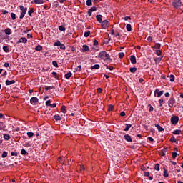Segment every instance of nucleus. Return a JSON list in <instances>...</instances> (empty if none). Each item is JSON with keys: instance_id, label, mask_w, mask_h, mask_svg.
Returning a JSON list of instances; mask_svg holds the SVG:
<instances>
[{"instance_id": "obj_1", "label": "nucleus", "mask_w": 183, "mask_h": 183, "mask_svg": "<svg viewBox=\"0 0 183 183\" xmlns=\"http://www.w3.org/2000/svg\"><path fill=\"white\" fill-rule=\"evenodd\" d=\"M98 58H100L102 61L104 62H112V59H111V56H109V54L107 53L105 51H101L99 53Z\"/></svg>"}, {"instance_id": "obj_2", "label": "nucleus", "mask_w": 183, "mask_h": 183, "mask_svg": "<svg viewBox=\"0 0 183 183\" xmlns=\"http://www.w3.org/2000/svg\"><path fill=\"white\" fill-rule=\"evenodd\" d=\"M19 9H20V11H21L19 18H20V19H22L24 18V16H25V14H26V11H28V9L24 8V6H22V5H20Z\"/></svg>"}, {"instance_id": "obj_3", "label": "nucleus", "mask_w": 183, "mask_h": 183, "mask_svg": "<svg viewBox=\"0 0 183 183\" xmlns=\"http://www.w3.org/2000/svg\"><path fill=\"white\" fill-rule=\"evenodd\" d=\"M172 5L175 9H178V8H180L181 5H182V2L181 0H173Z\"/></svg>"}, {"instance_id": "obj_4", "label": "nucleus", "mask_w": 183, "mask_h": 183, "mask_svg": "<svg viewBox=\"0 0 183 183\" xmlns=\"http://www.w3.org/2000/svg\"><path fill=\"white\" fill-rule=\"evenodd\" d=\"M109 26V21L104 20L102 21V29H107Z\"/></svg>"}, {"instance_id": "obj_5", "label": "nucleus", "mask_w": 183, "mask_h": 183, "mask_svg": "<svg viewBox=\"0 0 183 183\" xmlns=\"http://www.w3.org/2000/svg\"><path fill=\"white\" fill-rule=\"evenodd\" d=\"M178 121H179V118L177 116H174L171 118V122L173 125H177Z\"/></svg>"}, {"instance_id": "obj_6", "label": "nucleus", "mask_w": 183, "mask_h": 183, "mask_svg": "<svg viewBox=\"0 0 183 183\" xmlns=\"http://www.w3.org/2000/svg\"><path fill=\"white\" fill-rule=\"evenodd\" d=\"M39 102V99L38 97H31L30 99V103L31 104V105H36V104H38Z\"/></svg>"}, {"instance_id": "obj_7", "label": "nucleus", "mask_w": 183, "mask_h": 183, "mask_svg": "<svg viewBox=\"0 0 183 183\" xmlns=\"http://www.w3.org/2000/svg\"><path fill=\"white\" fill-rule=\"evenodd\" d=\"M174 104H175V99H174V97H171L169 99L168 105L170 108H172V107H174Z\"/></svg>"}, {"instance_id": "obj_8", "label": "nucleus", "mask_w": 183, "mask_h": 183, "mask_svg": "<svg viewBox=\"0 0 183 183\" xmlns=\"http://www.w3.org/2000/svg\"><path fill=\"white\" fill-rule=\"evenodd\" d=\"M163 94H164V91L159 92V89H155V91H154V95H157V98L161 97V96L163 95Z\"/></svg>"}, {"instance_id": "obj_9", "label": "nucleus", "mask_w": 183, "mask_h": 183, "mask_svg": "<svg viewBox=\"0 0 183 183\" xmlns=\"http://www.w3.org/2000/svg\"><path fill=\"white\" fill-rule=\"evenodd\" d=\"M124 139L127 141V142H132V138H131V136H129V134H125Z\"/></svg>"}, {"instance_id": "obj_10", "label": "nucleus", "mask_w": 183, "mask_h": 183, "mask_svg": "<svg viewBox=\"0 0 183 183\" xmlns=\"http://www.w3.org/2000/svg\"><path fill=\"white\" fill-rule=\"evenodd\" d=\"M36 5H41V4H45V0H34Z\"/></svg>"}, {"instance_id": "obj_11", "label": "nucleus", "mask_w": 183, "mask_h": 183, "mask_svg": "<svg viewBox=\"0 0 183 183\" xmlns=\"http://www.w3.org/2000/svg\"><path fill=\"white\" fill-rule=\"evenodd\" d=\"M96 19L98 22H99V24L102 23V15L101 14H97L96 16Z\"/></svg>"}, {"instance_id": "obj_12", "label": "nucleus", "mask_w": 183, "mask_h": 183, "mask_svg": "<svg viewBox=\"0 0 183 183\" xmlns=\"http://www.w3.org/2000/svg\"><path fill=\"white\" fill-rule=\"evenodd\" d=\"M89 51V46L86 45H83V47L81 49V52H88Z\"/></svg>"}, {"instance_id": "obj_13", "label": "nucleus", "mask_w": 183, "mask_h": 183, "mask_svg": "<svg viewBox=\"0 0 183 183\" xmlns=\"http://www.w3.org/2000/svg\"><path fill=\"white\" fill-rule=\"evenodd\" d=\"M130 61L132 64H137V58L135 56L132 55L130 56Z\"/></svg>"}, {"instance_id": "obj_14", "label": "nucleus", "mask_w": 183, "mask_h": 183, "mask_svg": "<svg viewBox=\"0 0 183 183\" xmlns=\"http://www.w3.org/2000/svg\"><path fill=\"white\" fill-rule=\"evenodd\" d=\"M12 84H15V80H6V85L9 86V85H12Z\"/></svg>"}, {"instance_id": "obj_15", "label": "nucleus", "mask_w": 183, "mask_h": 183, "mask_svg": "<svg viewBox=\"0 0 183 183\" xmlns=\"http://www.w3.org/2000/svg\"><path fill=\"white\" fill-rule=\"evenodd\" d=\"M154 125H155L156 128H157V129L159 132H161L162 131H164V129L162 128V127L159 126V124H155Z\"/></svg>"}, {"instance_id": "obj_16", "label": "nucleus", "mask_w": 183, "mask_h": 183, "mask_svg": "<svg viewBox=\"0 0 183 183\" xmlns=\"http://www.w3.org/2000/svg\"><path fill=\"white\" fill-rule=\"evenodd\" d=\"M126 29L128 32H131V31H132V27L131 26V25L129 24H127Z\"/></svg>"}, {"instance_id": "obj_17", "label": "nucleus", "mask_w": 183, "mask_h": 183, "mask_svg": "<svg viewBox=\"0 0 183 183\" xmlns=\"http://www.w3.org/2000/svg\"><path fill=\"white\" fill-rule=\"evenodd\" d=\"M72 76V73L71 71H69L67 74H65L66 79H69Z\"/></svg>"}, {"instance_id": "obj_18", "label": "nucleus", "mask_w": 183, "mask_h": 183, "mask_svg": "<svg viewBox=\"0 0 183 183\" xmlns=\"http://www.w3.org/2000/svg\"><path fill=\"white\" fill-rule=\"evenodd\" d=\"M132 127V124H126V127L124 128V131H129V128Z\"/></svg>"}, {"instance_id": "obj_19", "label": "nucleus", "mask_w": 183, "mask_h": 183, "mask_svg": "<svg viewBox=\"0 0 183 183\" xmlns=\"http://www.w3.org/2000/svg\"><path fill=\"white\" fill-rule=\"evenodd\" d=\"M61 112H63V114H66V106H62L61 107Z\"/></svg>"}, {"instance_id": "obj_20", "label": "nucleus", "mask_w": 183, "mask_h": 183, "mask_svg": "<svg viewBox=\"0 0 183 183\" xmlns=\"http://www.w3.org/2000/svg\"><path fill=\"white\" fill-rule=\"evenodd\" d=\"M6 35H11V29L7 28L4 30Z\"/></svg>"}, {"instance_id": "obj_21", "label": "nucleus", "mask_w": 183, "mask_h": 183, "mask_svg": "<svg viewBox=\"0 0 183 183\" xmlns=\"http://www.w3.org/2000/svg\"><path fill=\"white\" fill-rule=\"evenodd\" d=\"M32 14H34V8H31L30 10L28 11V15L29 16H32Z\"/></svg>"}, {"instance_id": "obj_22", "label": "nucleus", "mask_w": 183, "mask_h": 183, "mask_svg": "<svg viewBox=\"0 0 183 183\" xmlns=\"http://www.w3.org/2000/svg\"><path fill=\"white\" fill-rule=\"evenodd\" d=\"M4 138L6 141H9L11 136H9V134H4Z\"/></svg>"}, {"instance_id": "obj_23", "label": "nucleus", "mask_w": 183, "mask_h": 183, "mask_svg": "<svg viewBox=\"0 0 183 183\" xmlns=\"http://www.w3.org/2000/svg\"><path fill=\"white\" fill-rule=\"evenodd\" d=\"M21 43L23 44H26V42H28V39H26V38L25 37H21Z\"/></svg>"}, {"instance_id": "obj_24", "label": "nucleus", "mask_w": 183, "mask_h": 183, "mask_svg": "<svg viewBox=\"0 0 183 183\" xmlns=\"http://www.w3.org/2000/svg\"><path fill=\"white\" fill-rule=\"evenodd\" d=\"M99 69V64H95L91 66V69Z\"/></svg>"}, {"instance_id": "obj_25", "label": "nucleus", "mask_w": 183, "mask_h": 183, "mask_svg": "<svg viewBox=\"0 0 183 183\" xmlns=\"http://www.w3.org/2000/svg\"><path fill=\"white\" fill-rule=\"evenodd\" d=\"M173 134L174 135H179V134H181V130H178V129L174 130L173 131Z\"/></svg>"}, {"instance_id": "obj_26", "label": "nucleus", "mask_w": 183, "mask_h": 183, "mask_svg": "<svg viewBox=\"0 0 183 183\" xmlns=\"http://www.w3.org/2000/svg\"><path fill=\"white\" fill-rule=\"evenodd\" d=\"M130 72H132V74H135L137 72V67L130 68Z\"/></svg>"}, {"instance_id": "obj_27", "label": "nucleus", "mask_w": 183, "mask_h": 183, "mask_svg": "<svg viewBox=\"0 0 183 183\" xmlns=\"http://www.w3.org/2000/svg\"><path fill=\"white\" fill-rule=\"evenodd\" d=\"M3 51H4V52H9V47H8V46H3Z\"/></svg>"}, {"instance_id": "obj_28", "label": "nucleus", "mask_w": 183, "mask_h": 183, "mask_svg": "<svg viewBox=\"0 0 183 183\" xmlns=\"http://www.w3.org/2000/svg\"><path fill=\"white\" fill-rule=\"evenodd\" d=\"M11 157H18V155H19V153H18L16 152H11Z\"/></svg>"}, {"instance_id": "obj_29", "label": "nucleus", "mask_w": 183, "mask_h": 183, "mask_svg": "<svg viewBox=\"0 0 183 183\" xmlns=\"http://www.w3.org/2000/svg\"><path fill=\"white\" fill-rule=\"evenodd\" d=\"M54 118L55 121H61V119L59 115H54Z\"/></svg>"}, {"instance_id": "obj_30", "label": "nucleus", "mask_w": 183, "mask_h": 183, "mask_svg": "<svg viewBox=\"0 0 183 183\" xmlns=\"http://www.w3.org/2000/svg\"><path fill=\"white\" fill-rule=\"evenodd\" d=\"M89 35H91V31H88L84 33V36H85V38H88V36H89Z\"/></svg>"}, {"instance_id": "obj_31", "label": "nucleus", "mask_w": 183, "mask_h": 183, "mask_svg": "<svg viewBox=\"0 0 183 183\" xmlns=\"http://www.w3.org/2000/svg\"><path fill=\"white\" fill-rule=\"evenodd\" d=\"M164 178H168V173H167V169H165V167H164Z\"/></svg>"}, {"instance_id": "obj_32", "label": "nucleus", "mask_w": 183, "mask_h": 183, "mask_svg": "<svg viewBox=\"0 0 183 183\" xmlns=\"http://www.w3.org/2000/svg\"><path fill=\"white\" fill-rule=\"evenodd\" d=\"M35 51H42V46L38 45L37 46H36Z\"/></svg>"}, {"instance_id": "obj_33", "label": "nucleus", "mask_w": 183, "mask_h": 183, "mask_svg": "<svg viewBox=\"0 0 183 183\" xmlns=\"http://www.w3.org/2000/svg\"><path fill=\"white\" fill-rule=\"evenodd\" d=\"M1 157L2 158H6L8 157V152H6V151L3 152Z\"/></svg>"}, {"instance_id": "obj_34", "label": "nucleus", "mask_w": 183, "mask_h": 183, "mask_svg": "<svg viewBox=\"0 0 183 183\" xmlns=\"http://www.w3.org/2000/svg\"><path fill=\"white\" fill-rule=\"evenodd\" d=\"M104 66H106L107 69H109V71H112L114 69V67L112 66H108V64H105Z\"/></svg>"}, {"instance_id": "obj_35", "label": "nucleus", "mask_w": 183, "mask_h": 183, "mask_svg": "<svg viewBox=\"0 0 183 183\" xmlns=\"http://www.w3.org/2000/svg\"><path fill=\"white\" fill-rule=\"evenodd\" d=\"M27 136L29 138H32V137H34V132H27Z\"/></svg>"}, {"instance_id": "obj_36", "label": "nucleus", "mask_w": 183, "mask_h": 183, "mask_svg": "<svg viewBox=\"0 0 183 183\" xmlns=\"http://www.w3.org/2000/svg\"><path fill=\"white\" fill-rule=\"evenodd\" d=\"M65 26H59V30H60L61 32L62 31H65Z\"/></svg>"}, {"instance_id": "obj_37", "label": "nucleus", "mask_w": 183, "mask_h": 183, "mask_svg": "<svg viewBox=\"0 0 183 183\" xmlns=\"http://www.w3.org/2000/svg\"><path fill=\"white\" fill-rule=\"evenodd\" d=\"M21 155H26V154H28V152H26V150L23 149L21 150Z\"/></svg>"}, {"instance_id": "obj_38", "label": "nucleus", "mask_w": 183, "mask_h": 183, "mask_svg": "<svg viewBox=\"0 0 183 183\" xmlns=\"http://www.w3.org/2000/svg\"><path fill=\"white\" fill-rule=\"evenodd\" d=\"M177 155H178V154H177V152H173L172 153V158H173L174 159H175L177 158Z\"/></svg>"}, {"instance_id": "obj_39", "label": "nucleus", "mask_w": 183, "mask_h": 183, "mask_svg": "<svg viewBox=\"0 0 183 183\" xmlns=\"http://www.w3.org/2000/svg\"><path fill=\"white\" fill-rule=\"evenodd\" d=\"M11 17L13 21H15V19H16V16L14 13L11 14Z\"/></svg>"}, {"instance_id": "obj_40", "label": "nucleus", "mask_w": 183, "mask_h": 183, "mask_svg": "<svg viewBox=\"0 0 183 183\" xmlns=\"http://www.w3.org/2000/svg\"><path fill=\"white\" fill-rule=\"evenodd\" d=\"M86 5L87 6H91V5H92V0H87Z\"/></svg>"}, {"instance_id": "obj_41", "label": "nucleus", "mask_w": 183, "mask_h": 183, "mask_svg": "<svg viewBox=\"0 0 183 183\" xmlns=\"http://www.w3.org/2000/svg\"><path fill=\"white\" fill-rule=\"evenodd\" d=\"M52 65L53 66H55V68H58V62H56V61H53Z\"/></svg>"}, {"instance_id": "obj_42", "label": "nucleus", "mask_w": 183, "mask_h": 183, "mask_svg": "<svg viewBox=\"0 0 183 183\" xmlns=\"http://www.w3.org/2000/svg\"><path fill=\"white\" fill-rule=\"evenodd\" d=\"M154 48L156 49H161V44H159V43L156 44L155 46H154Z\"/></svg>"}, {"instance_id": "obj_43", "label": "nucleus", "mask_w": 183, "mask_h": 183, "mask_svg": "<svg viewBox=\"0 0 183 183\" xmlns=\"http://www.w3.org/2000/svg\"><path fill=\"white\" fill-rule=\"evenodd\" d=\"M154 169L156 171H159V164H156L155 166H154Z\"/></svg>"}, {"instance_id": "obj_44", "label": "nucleus", "mask_w": 183, "mask_h": 183, "mask_svg": "<svg viewBox=\"0 0 183 183\" xmlns=\"http://www.w3.org/2000/svg\"><path fill=\"white\" fill-rule=\"evenodd\" d=\"M161 54H162L161 50H156V55H157V56H161Z\"/></svg>"}, {"instance_id": "obj_45", "label": "nucleus", "mask_w": 183, "mask_h": 183, "mask_svg": "<svg viewBox=\"0 0 183 183\" xmlns=\"http://www.w3.org/2000/svg\"><path fill=\"white\" fill-rule=\"evenodd\" d=\"M55 88L54 86H48L45 88L46 91H49V89H54Z\"/></svg>"}, {"instance_id": "obj_46", "label": "nucleus", "mask_w": 183, "mask_h": 183, "mask_svg": "<svg viewBox=\"0 0 183 183\" xmlns=\"http://www.w3.org/2000/svg\"><path fill=\"white\" fill-rule=\"evenodd\" d=\"M61 44V41H58L54 43V46H60Z\"/></svg>"}, {"instance_id": "obj_47", "label": "nucleus", "mask_w": 183, "mask_h": 183, "mask_svg": "<svg viewBox=\"0 0 183 183\" xmlns=\"http://www.w3.org/2000/svg\"><path fill=\"white\" fill-rule=\"evenodd\" d=\"M46 107H51V100H47L46 102Z\"/></svg>"}, {"instance_id": "obj_48", "label": "nucleus", "mask_w": 183, "mask_h": 183, "mask_svg": "<svg viewBox=\"0 0 183 183\" xmlns=\"http://www.w3.org/2000/svg\"><path fill=\"white\" fill-rule=\"evenodd\" d=\"M164 103V99H160L159 100V107H162V104Z\"/></svg>"}, {"instance_id": "obj_49", "label": "nucleus", "mask_w": 183, "mask_h": 183, "mask_svg": "<svg viewBox=\"0 0 183 183\" xmlns=\"http://www.w3.org/2000/svg\"><path fill=\"white\" fill-rule=\"evenodd\" d=\"M60 49H63V51H65V49H66L65 44H61L60 45Z\"/></svg>"}, {"instance_id": "obj_50", "label": "nucleus", "mask_w": 183, "mask_h": 183, "mask_svg": "<svg viewBox=\"0 0 183 183\" xmlns=\"http://www.w3.org/2000/svg\"><path fill=\"white\" fill-rule=\"evenodd\" d=\"M89 10H90L92 12H95V11H97V8L95 6H93Z\"/></svg>"}, {"instance_id": "obj_51", "label": "nucleus", "mask_w": 183, "mask_h": 183, "mask_svg": "<svg viewBox=\"0 0 183 183\" xmlns=\"http://www.w3.org/2000/svg\"><path fill=\"white\" fill-rule=\"evenodd\" d=\"M170 141L171 142H177V139H175V137H172L170 138Z\"/></svg>"}, {"instance_id": "obj_52", "label": "nucleus", "mask_w": 183, "mask_h": 183, "mask_svg": "<svg viewBox=\"0 0 183 183\" xmlns=\"http://www.w3.org/2000/svg\"><path fill=\"white\" fill-rule=\"evenodd\" d=\"M114 109V106L112 104H110L109 106V111H112Z\"/></svg>"}, {"instance_id": "obj_53", "label": "nucleus", "mask_w": 183, "mask_h": 183, "mask_svg": "<svg viewBox=\"0 0 183 183\" xmlns=\"http://www.w3.org/2000/svg\"><path fill=\"white\" fill-rule=\"evenodd\" d=\"M149 111L150 112H152V111H154V107L152 106H151V104H149Z\"/></svg>"}, {"instance_id": "obj_54", "label": "nucleus", "mask_w": 183, "mask_h": 183, "mask_svg": "<svg viewBox=\"0 0 183 183\" xmlns=\"http://www.w3.org/2000/svg\"><path fill=\"white\" fill-rule=\"evenodd\" d=\"M174 75L172 74V75L170 76V82H174Z\"/></svg>"}, {"instance_id": "obj_55", "label": "nucleus", "mask_w": 183, "mask_h": 183, "mask_svg": "<svg viewBox=\"0 0 183 183\" xmlns=\"http://www.w3.org/2000/svg\"><path fill=\"white\" fill-rule=\"evenodd\" d=\"M124 53L123 52H121V53H119V58H124Z\"/></svg>"}, {"instance_id": "obj_56", "label": "nucleus", "mask_w": 183, "mask_h": 183, "mask_svg": "<svg viewBox=\"0 0 183 183\" xmlns=\"http://www.w3.org/2000/svg\"><path fill=\"white\" fill-rule=\"evenodd\" d=\"M144 177H149V172H144Z\"/></svg>"}, {"instance_id": "obj_57", "label": "nucleus", "mask_w": 183, "mask_h": 183, "mask_svg": "<svg viewBox=\"0 0 183 183\" xmlns=\"http://www.w3.org/2000/svg\"><path fill=\"white\" fill-rule=\"evenodd\" d=\"M50 107H51V108H56V103L51 104Z\"/></svg>"}, {"instance_id": "obj_58", "label": "nucleus", "mask_w": 183, "mask_h": 183, "mask_svg": "<svg viewBox=\"0 0 183 183\" xmlns=\"http://www.w3.org/2000/svg\"><path fill=\"white\" fill-rule=\"evenodd\" d=\"M147 41H149V42L152 41V37L151 36L147 37Z\"/></svg>"}, {"instance_id": "obj_59", "label": "nucleus", "mask_w": 183, "mask_h": 183, "mask_svg": "<svg viewBox=\"0 0 183 183\" xmlns=\"http://www.w3.org/2000/svg\"><path fill=\"white\" fill-rule=\"evenodd\" d=\"M80 171H85V167L84 165L80 166Z\"/></svg>"}, {"instance_id": "obj_60", "label": "nucleus", "mask_w": 183, "mask_h": 183, "mask_svg": "<svg viewBox=\"0 0 183 183\" xmlns=\"http://www.w3.org/2000/svg\"><path fill=\"white\" fill-rule=\"evenodd\" d=\"M128 19H129V21H131V17L130 16H125L124 17V21H128Z\"/></svg>"}, {"instance_id": "obj_61", "label": "nucleus", "mask_w": 183, "mask_h": 183, "mask_svg": "<svg viewBox=\"0 0 183 183\" xmlns=\"http://www.w3.org/2000/svg\"><path fill=\"white\" fill-rule=\"evenodd\" d=\"M87 14H88V16H92V11H90V10L88 11V13H87Z\"/></svg>"}, {"instance_id": "obj_62", "label": "nucleus", "mask_w": 183, "mask_h": 183, "mask_svg": "<svg viewBox=\"0 0 183 183\" xmlns=\"http://www.w3.org/2000/svg\"><path fill=\"white\" fill-rule=\"evenodd\" d=\"M93 45H94V46H97V45H98V41L97 40H94Z\"/></svg>"}, {"instance_id": "obj_63", "label": "nucleus", "mask_w": 183, "mask_h": 183, "mask_svg": "<svg viewBox=\"0 0 183 183\" xmlns=\"http://www.w3.org/2000/svg\"><path fill=\"white\" fill-rule=\"evenodd\" d=\"M97 92H98V94H101V92H102V89L98 88L97 89Z\"/></svg>"}, {"instance_id": "obj_64", "label": "nucleus", "mask_w": 183, "mask_h": 183, "mask_svg": "<svg viewBox=\"0 0 183 183\" xmlns=\"http://www.w3.org/2000/svg\"><path fill=\"white\" fill-rule=\"evenodd\" d=\"M5 68H8L9 66V63H4Z\"/></svg>"}]
</instances>
